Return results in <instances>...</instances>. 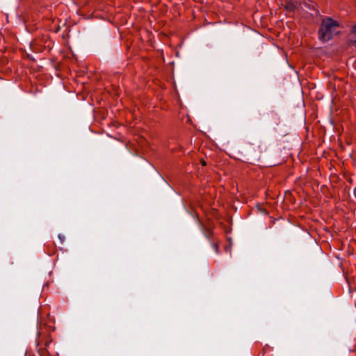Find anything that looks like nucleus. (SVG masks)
<instances>
[{
	"label": "nucleus",
	"mask_w": 356,
	"mask_h": 356,
	"mask_svg": "<svg viewBox=\"0 0 356 356\" xmlns=\"http://www.w3.org/2000/svg\"><path fill=\"white\" fill-rule=\"evenodd\" d=\"M339 26V24L337 20L328 17L323 18L318 30L319 40L323 42L330 40L337 33V29Z\"/></svg>",
	"instance_id": "nucleus-1"
},
{
	"label": "nucleus",
	"mask_w": 356,
	"mask_h": 356,
	"mask_svg": "<svg viewBox=\"0 0 356 356\" xmlns=\"http://www.w3.org/2000/svg\"><path fill=\"white\" fill-rule=\"evenodd\" d=\"M213 249L215 250V251H216V252H218V245H216V244H213Z\"/></svg>",
	"instance_id": "nucleus-2"
},
{
	"label": "nucleus",
	"mask_w": 356,
	"mask_h": 356,
	"mask_svg": "<svg viewBox=\"0 0 356 356\" xmlns=\"http://www.w3.org/2000/svg\"><path fill=\"white\" fill-rule=\"evenodd\" d=\"M353 32L356 34V25L353 27Z\"/></svg>",
	"instance_id": "nucleus-3"
},
{
	"label": "nucleus",
	"mask_w": 356,
	"mask_h": 356,
	"mask_svg": "<svg viewBox=\"0 0 356 356\" xmlns=\"http://www.w3.org/2000/svg\"><path fill=\"white\" fill-rule=\"evenodd\" d=\"M58 237L61 240V241H63L64 240V236H61L60 234L58 235Z\"/></svg>",
	"instance_id": "nucleus-4"
},
{
	"label": "nucleus",
	"mask_w": 356,
	"mask_h": 356,
	"mask_svg": "<svg viewBox=\"0 0 356 356\" xmlns=\"http://www.w3.org/2000/svg\"><path fill=\"white\" fill-rule=\"evenodd\" d=\"M211 234V232L210 231H209V232L207 234V237L209 238Z\"/></svg>",
	"instance_id": "nucleus-5"
},
{
	"label": "nucleus",
	"mask_w": 356,
	"mask_h": 356,
	"mask_svg": "<svg viewBox=\"0 0 356 356\" xmlns=\"http://www.w3.org/2000/svg\"><path fill=\"white\" fill-rule=\"evenodd\" d=\"M354 194H355V197H356V188H355V190H354Z\"/></svg>",
	"instance_id": "nucleus-6"
},
{
	"label": "nucleus",
	"mask_w": 356,
	"mask_h": 356,
	"mask_svg": "<svg viewBox=\"0 0 356 356\" xmlns=\"http://www.w3.org/2000/svg\"><path fill=\"white\" fill-rule=\"evenodd\" d=\"M202 164L203 165H206L205 161H203L202 162Z\"/></svg>",
	"instance_id": "nucleus-7"
}]
</instances>
